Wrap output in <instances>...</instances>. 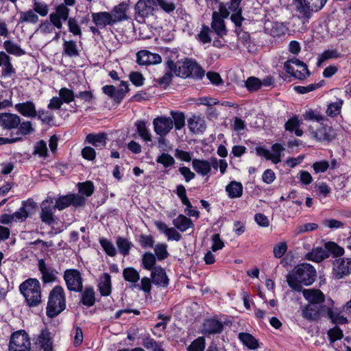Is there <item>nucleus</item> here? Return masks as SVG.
<instances>
[{"label":"nucleus","mask_w":351,"mask_h":351,"mask_svg":"<svg viewBox=\"0 0 351 351\" xmlns=\"http://www.w3.org/2000/svg\"><path fill=\"white\" fill-rule=\"evenodd\" d=\"M154 132L160 136H165L173 128V121L170 117H158L153 121Z\"/></svg>","instance_id":"2eb2a0df"},{"label":"nucleus","mask_w":351,"mask_h":351,"mask_svg":"<svg viewBox=\"0 0 351 351\" xmlns=\"http://www.w3.org/2000/svg\"><path fill=\"white\" fill-rule=\"evenodd\" d=\"M327 258L332 256L335 258H339L344 254V249L334 241H328L324 244Z\"/></svg>","instance_id":"c85d7f7f"},{"label":"nucleus","mask_w":351,"mask_h":351,"mask_svg":"<svg viewBox=\"0 0 351 351\" xmlns=\"http://www.w3.org/2000/svg\"><path fill=\"white\" fill-rule=\"evenodd\" d=\"M324 81L322 80L318 83L311 84L306 86H295L293 87L294 90L299 94H305L316 90L323 86Z\"/></svg>","instance_id":"13d9d810"},{"label":"nucleus","mask_w":351,"mask_h":351,"mask_svg":"<svg viewBox=\"0 0 351 351\" xmlns=\"http://www.w3.org/2000/svg\"><path fill=\"white\" fill-rule=\"evenodd\" d=\"M33 10L36 14H38L40 16L44 17L48 14L49 8V5L43 1L39 2L34 0Z\"/></svg>","instance_id":"052dcab7"},{"label":"nucleus","mask_w":351,"mask_h":351,"mask_svg":"<svg viewBox=\"0 0 351 351\" xmlns=\"http://www.w3.org/2000/svg\"><path fill=\"white\" fill-rule=\"evenodd\" d=\"M327 0H303L298 6V17L304 24L308 23L313 13L320 10Z\"/></svg>","instance_id":"423d86ee"},{"label":"nucleus","mask_w":351,"mask_h":351,"mask_svg":"<svg viewBox=\"0 0 351 351\" xmlns=\"http://www.w3.org/2000/svg\"><path fill=\"white\" fill-rule=\"evenodd\" d=\"M39 21L38 14L35 13L33 9L27 11H21L19 12V24L32 23L36 24Z\"/></svg>","instance_id":"e433bc0d"},{"label":"nucleus","mask_w":351,"mask_h":351,"mask_svg":"<svg viewBox=\"0 0 351 351\" xmlns=\"http://www.w3.org/2000/svg\"><path fill=\"white\" fill-rule=\"evenodd\" d=\"M180 53L176 49H167L165 56V66L166 72L161 77L155 80L156 85L166 88L172 82L173 73L180 64Z\"/></svg>","instance_id":"f03ea898"},{"label":"nucleus","mask_w":351,"mask_h":351,"mask_svg":"<svg viewBox=\"0 0 351 351\" xmlns=\"http://www.w3.org/2000/svg\"><path fill=\"white\" fill-rule=\"evenodd\" d=\"M173 223L181 232H185L189 228L194 227L192 220L182 214H180L174 219Z\"/></svg>","instance_id":"c9c22d12"},{"label":"nucleus","mask_w":351,"mask_h":351,"mask_svg":"<svg viewBox=\"0 0 351 351\" xmlns=\"http://www.w3.org/2000/svg\"><path fill=\"white\" fill-rule=\"evenodd\" d=\"M305 258L308 261L319 263L327 258V254L324 247H317L308 252L305 255Z\"/></svg>","instance_id":"2f4dec72"},{"label":"nucleus","mask_w":351,"mask_h":351,"mask_svg":"<svg viewBox=\"0 0 351 351\" xmlns=\"http://www.w3.org/2000/svg\"><path fill=\"white\" fill-rule=\"evenodd\" d=\"M123 275L125 280L132 283H136L140 279L138 272L132 267L125 268Z\"/></svg>","instance_id":"4d7b16f0"},{"label":"nucleus","mask_w":351,"mask_h":351,"mask_svg":"<svg viewBox=\"0 0 351 351\" xmlns=\"http://www.w3.org/2000/svg\"><path fill=\"white\" fill-rule=\"evenodd\" d=\"M78 191L80 194L90 197L94 192V184L91 181L79 182L77 184Z\"/></svg>","instance_id":"5fc2aeb1"},{"label":"nucleus","mask_w":351,"mask_h":351,"mask_svg":"<svg viewBox=\"0 0 351 351\" xmlns=\"http://www.w3.org/2000/svg\"><path fill=\"white\" fill-rule=\"evenodd\" d=\"M15 109L21 114L26 117H35L37 114L36 106L32 101L16 104Z\"/></svg>","instance_id":"b1692460"},{"label":"nucleus","mask_w":351,"mask_h":351,"mask_svg":"<svg viewBox=\"0 0 351 351\" xmlns=\"http://www.w3.org/2000/svg\"><path fill=\"white\" fill-rule=\"evenodd\" d=\"M314 136L319 141H330L335 138V133L331 127L328 125H322L314 133Z\"/></svg>","instance_id":"7c9ffc66"},{"label":"nucleus","mask_w":351,"mask_h":351,"mask_svg":"<svg viewBox=\"0 0 351 351\" xmlns=\"http://www.w3.org/2000/svg\"><path fill=\"white\" fill-rule=\"evenodd\" d=\"M273 152L271 154V160L274 164H278L281 162V153L285 150L284 147L278 143H276L271 146Z\"/></svg>","instance_id":"6e6d98bb"},{"label":"nucleus","mask_w":351,"mask_h":351,"mask_svg":"<svg viewBox=\"0 0 351 351\" xmlns=\"http://www.w3.org/2000/svg\"><path fill=\"white\" fill-rule=\"evenodd\" d=\"M19 289L29 306H36L41 302L40 282L36 279H28L19 286Z\"/></svg>","instance_id":"39448f33"},{"label":"nucleus","mask_w":351,"mask_h":351,"mask_svg":"<svg viewBox=\"0 0 351 351\" xmlns=\"http://www.w3.org/2000/svg\"><path fill=\"white\" fill-rule=\"evenodd\" d=\"M211 27L219 38H223L227 34L224 21L220 18L218 12H213Z\"/></svg>","instance_id":"a878e982"},{"label":"nucleus","mask_w":351,"mask_h":351,"mask_svg":"<svg viewBox=\"0 0 351 351\" xmlns=\"http://www.w3.org/2000/svg\"><path fill=\"white\" fill-rule=\"evenodd\" d=\"M31 341L28 334L23 330L13 332L10 337L9 351H29Z\"/></svg>","instance_id":"6e6552de"},{"label":"nucleus","mask_w":351,"mask_h":351,"mask_svg":"<svg viewBox=\"0 0 351 351\" xmlns=\"http://www.w3.org/2000/svg\"><path fill=\"white\" fill-rule=\"evenodd\" d=\"M239 339L248 348L255 350L258 347V341L250 334L241 332L239 334Z\"/></svg>","instance_id":"c03bdc74"},{"label":"nucleus","mask_w":351,"mask_h":351,"mask_svg":"<svg viewBox=\"0 0 351 351\" xmlns=\"http://www.w3.org/2000/svg\"><path fill=\"white\" fill-rule=\"evenodd\" d=\"M99 242L101 246L102 247L104 251L105 252V253L107 255H108L110 256H116V254H117V250L115 248L113 243H112V241H110V240H108L106 238L101 237V238H99Z\"/></svg>","instance_id":"8fccbe9b"},{"label":"nucleus","mask_w":351,"mask_h":351,"mask_svg":"<svg viewBox=\"0 0 351 351\" xmlns=\"http://www.w3.org/2000/svg\"><path fill=\"white\" fill-rule=\"evenodd\" d=\"M86 204V198L76 193L60 195L56 200L55 208L62 210L71 206L75 208L82 207Z\"/></svg>","instance_id":"1a4fd4ad"},{"label":"nucleus","mask_w":351,"mask_h":351,"mask_svg":"<svg viewBox=\"0 0 351 351\" xmlns=\"http://www.w3.org/2000/svg\"><path fill=\"white\" fill-rule=\"evenodd\" d=\"M3 47L6 51V53H8L16 56H21L25 54V51L19 45L10 40H6L3 42Z\"/></svg>","instance_id":"a19ab883"},{"label":"nucleus","mask_w":351,"mask_h":351,"mask_svg":"<svg viewBox=\"0 0 351 351\" xmlns=\"http://www.w3.org/2000/svg\"><path fill=\"white\" fill-rule=\"evenodd\" d=\"M128 9V4L125 2H121L117 5H115L112 11L114 20L117 22L121 21L128 19L126 11Z\"/></svg>","instance_id":"58836bf2"},{"label":"nucleus","mask_w":351,"mask_h":351,"mask_svg":"<svg viewBox=\"0 0 351 351\" xmlns=\"http://www.w3.org/2000/svg\"><path fill=\"white\" fill-rule=\"evenodd\" d=\"M316 276L317 271L312 265H298L295 271L287 276V281L293 290L301 291V284L310 285L315 280Z\"/></svg>","instance_id":"f257e3e1"},{"label":"nucleus","mask_w":351,"mask_h":351,"mask_svg":"<svg viewBox=\"0 0 351 351\" xmlns=\"http://www.w3.org/2000/svg\"><path fill=\"white\" fill-rule=\"evenodd\" d=\"M328 316L334 324H343L348 322V319L337 309L328 308Z\"/></svg>","instance_id":"49530a36"},{"label":"nucleus","mask_w":351,"mask_h":351,"mask_svg":"<svg viewBox=\"0 0 351 351\" xmlns=\"http://www.w3.org/2000/svg\"><path fill=\"white\" fill-rule=\"evenodd\" d=\"M226 322H222L217 318H210L204 321L202 326V333L206 335L220 334L223 330Z\"/></svg>","instance_id":"dca6fc26"},{"label":"nucleus","mask_w":351,"mask_h":351,"mask_svg":"<svg viewBox=\"0 0 351 351\" xmlns=\"http://www.w3.org/2000/svg\"><path fill=\"white\" fill-rule=\"evenodd\" d=\"M145 267L152 270V279L154 284L161 287H167L169 284V279L165 271L161 267L153 268L154 265H144Z\"/></svg>","instance_id":"a211bd4d"},{"label":"nucleus","mask_w":351,"mask_h":351,"mask_svg":"<svg viewBox=\"0 0 351 351\" xmlns=\"http://www.w3.org/2000/svg\"><path fill=\"white\" fill-rule=\"evenodd\" d=\"M137 132L139 136L145 142L152 141V135L146 126L145 121L139 120L135 123Z\"/></svg>","instance_id":"37998d69"},{"label":"nucleus","mask_w":351,"mask_h":351,"mask_svg":"<svg viewBox=\"0 0 351 351\" xmlns=\"http://www.w3.org/2000/svg\"><path fill=\"white\" fill-rule=\"evenodd\" d=\"M59 97L62 99V103L69 104L73 101L75 97L74 92L67 88H62L59 90Z\"/></svg>","instance_id":"e2e57ef3"},{"label":"nucleus","mask_w":351,"mask_h":351,"mask_svg":"<svg viewBox=\"0 0 351 351\" xmlns=\"http://www.w3.org/2000/svg\"><path fill=\"white\" fill-rule=\"evenodd\" d=\"M64 278L69 290L78 292L82 290V278L80 272L77 269H66Z\"/></svg>","instance_id":"f8f14e48"},{"label":"nucleus","mask_w":351,"mask_h":351,"mask_svg":"<svg viewBox=\"0 0 351 351\" xmlns=\"http://www.w3.org/2000/svg\"><path fill=\"white\" fill-rule=\"evenodd\" d=\"M341 57V53H339L337 50H325L323 53H322L318 58V60L317 62V66H320L322 64L327 60L330 59H337Z\"/></svg>","instance_id":"3c124183"},{"label":"nucleus","mask_w":351,"mask_h":351,"mask_svg":"<svg viewBox=\"0 0 351 351\" xmlns=\"http://www.w3.org/2000/svg\"><path fill=\"white\" fill-rule=\"evenodd\" d=\"M226 191L230 198H239L243 195V187L241 182L237 181H231L226 186Z\"/></svg>","instance_id":"473e14b6"},{"label":"nucleus","mask_w":351,"mask_h":351,"mask_svg":"<svg viewBox=\"0 0 351 351\" xmlns=\"http://www.w3.org/2000/svg\"><path fill=\"white\" fill-rule=\"evenodd\" d=\"M302 315L308 320L317 321L321 317V306L308 304L302 308Z\"/></svg>","instance_id":"5701e85b"},{"label":"nucleus","mask_w":351,"mask_h":351,"mask_svg":"<svg viewBox=\"0 0 351 351\" xmlns=\"http://www.w3.org/2000/svg\"><path fill=\"white\" fill-rule=\"evenodd\" d=\"M162 62L161 56L147 50H141L136 53V62L139 65L157 64Z\"/></svg>","instance_id":"f3484780"},{"label":"nucleus","mask_w":351,"mask_h":351,"mask_svg":"<svg viewBox=\"0 0 351 351\" xmlns=\"http://www.w3.org/2000/svg\"><path fill=\"white\" fill-rule=\"evenodd\" d=\"M92 19L95 25L99 28H104L107 25H112L116 23L112 14L108 12L93 13Z\"/></svg>","instance_id":"aec40b11"},{"label":"nucleus","mask_w":351,"mask_h":351,"mask_svg":"<svg viewBox=\"0 0 351 351\" xmlns=\"http://www.w3.org/2000/svg\"><path fill=\"white\" fill-rule=\"evenodd\" d=\"M247 89L250 92H255L261 88V81L256 77H250L245 82Z\"/></svg>","instance_id":"680f3d73"},{"label":"nucleus","mask_w":351,"mask_h":351,"mask_svg":"<svg viewBox=\"0 0 351 351\" xmlns=\"http://www.w3.org/2000/svg\"><path fill=\"white\" fill-rule=\"evenodd\" d=\"M65 308L66 298L64 289L60 286H56L49 295L47 315L49 317H54L62 312Z\"/></svg>","instance_id":"20e7f679"},{"label":"nucleus","mask_w":351,"mask_h":351,"mask_svg":"<svg viewBox=\"0 0 351 351\" xmlns=\"http://www.w3.org/2000/svg\"><path fill=\"white\" fill-rule=\"evenodd\" d=\"M44 283H49L56 279L57 271L49 267V265H38Z\"/></svg>","instance_id":"4c0bfd02"},{"label":"nucleus","mask_w":351,"mask_h":351,"mask_svg":"<svg viewBox=\"0 0 351 351\" xmlns=\"http://www.w3.org/2000/svg\"><path fill=\"white\" fill-rule=\"evenodd\" d=\"M286 72L299 80H304L311 75L306 64L296 58L288 59L284 63Z\"/></svg>","instance_id":"0eeeda50"},{"label":"nucleus","mask_w":351,"mask_h":351,"mask_svg":"<svg viewBox=\"0 0 351 351\" xmlns=\"http://www.w3.org/2000/svg\"><path fill=\"white\" fill-rule=\"evenodd\" d=\"M156 0H138L134 7L135 14L143 19L154 15L156 11Z\"/></svg>","instance_id":"ddd939ff"},{"label":"nucleus","mask_w":351,"mask_h":351,"mask_svg":"<svg viewBox=\"0 0 351 351\" xmlns=\"http://www.w3.org/2000/svg\"><path fill=\"white\" fill-rule=\"evenodd\" d=\"M69 32L72 33L74 36L82 37V33L77 21L75 18L71 17L67 21Z\"/></svg>","instance_id":"774afa93"},{"label":"nucleus","mask_w":351,"mask_h":351,"mask_svg":"<svg viewBox=\"0 0 351 351\" xmlns=\"http://www.w3.org/2000/svg\"><path fill=\"white\" fill-rule=\"evenodd\" d=\"M81 302L89 307L94 305L95 302V291L92 287H86L82 293Z\"/></svg>","instance_id":"a18cd8bd"},{"label":"nucleus","mask_w":351,"mask_h":351,"mask_svg":"<svg viewBox=\"0 0 351 351\" xmlns=\"http://www.w3.org/2000/svg\"><path fill=\"white\" fill-rule=\"evenodd\" d=\"M98 287L103 296H108L111 293V278L108 274L104 273L99 278Z\"/></svg>","instance_id":"72a5a7b5"},{"label":"nucleus","mask_w":351,"mask_h":351,"mask_svg":"<svg viewBox=\"0 0 351 351\" xmlns=\"http://www.w3.org/2000/svg\"><path fill=\"white\" fill-rule=\"evenodd\" d=\"M0 66H2L1 74L5 77H10L16 73L10 56L3 51H0Z\"/></svg>","instance_id":"4be33fe9"},{"label":"nucleus","mask_w":351,"mask_h":351,"mask_svg":"<svg viewBox=\"0 0 351 351\" xmlns=\"http://www.w3.org/2000/svg\"><path fill=\"white\" fill-rule=\"evenodd\" d=\"M192 167L195 172L202 176H206L211 171L210 162L204 159H193Z\"/></svg>","instance_id":"cd10ccee"},{"label":"nucleus","mask_w":351,"mask_h":351,"mask_svg":"<svg viewBox=\"0 0 351 351\" xmlns=\"http://www.w3.org/2000/svg\"><path fill=\"white\" fill-rule=\"evenodd\" d=\"M106 140L107 135L105 133H90L86 136L85 141L97 148L102 149L106 145Z\"/></svg>","instance_id":"bb28decb"},{"label":"nucleus","mask_w":351,"mask_h":351,"mask_svg":"<svg viewBox=\"0 0 351 351\" xmlns=\"http://www.w3.org/2000/svg\"><path fill=\"white\" fill-rule=\"evenodd\" d=\"M158 163L162 164L165 167H170L175 164L174 158L169 154L162 153L156 159Z\"/></svg>","instance_id":"69168bd1"},{"label":"nucleus","mask_w":351,"mask_h":351,"mask_svg":"<svg viewBox=\"0 0 351 351\" xmlns=\"http://www.w3.org/2000/svg\"><path fill=\"white\" fill-rule=\"evenodd\" d=\"M129 91L128 84L127 82L121 81L120 84V88L115 89V93L113 95V100L120 104L122 99L124 98L125 93Z\"/></svg>","instance_id":"864d4df0"},{"label":"nucleus","mask_w":351,"mask_h":351,"mask_svg":"<svg viewBox=\"0 0 351 351\" xmlns=\"http://www.w3.org/2000/svg\"><path fill=\"white\" fill-rule=\"evenodd\" d=\"M40 219L43 223L47 226H52L57 223L58 218L54 215L56 208L53 205V199L47 198L40 205Z\"/></svg>","instance_id":"9d476101"},{"label":"nucleus","mask_w":351,"mask_h":351,"mask_svg":"<svg viewBox=\"0 0 351 351\" xmlns=\"http://www.w3.org/2000/svg\"><path fill=\"white\" fill-rule=\"evenodd\" d=\"M172 117L173 126H175L176 130H180L185 125L184 114L179 111H173L170 112Z\"/></svg>","instance_id":"09e8293b"},{"label":"nucleus","mask_w":351,"mask_h":351,"mask_svg":"<svg viewBox=\"0 0 351 351\" xmlns=\"http://www.w3.org/2000/svg\"><path fill=\"white\" fill-rule=\"evenodd\" d=\"M206 341L204 337H199L192 341L187 348L188 351H204L205 349Z\"/></svg>","instance_id":"0e129e2a"},{"label":"nucleus","mask_w":351,"mask_h":351,"mask_svg":"<svg viewBox=\"0 0 351 351\" xmlns=\"http://www.w3.org/2000/svg\"><path fill=\"white\" fill-rule=\"evenodd\" d=\"M167 245L165 243H158L154 247V255L156 259L159 261H162L169 256L167 252Z\"/></svg>","instance_id":"bf43d9fd"},{"label":"nucleus","mask_w":351,"mask_h":351,"mask_svg":"<svg viewBox=\"0 0 351 351\" xmlns=\"http://www.w3.org/2000/svg\"><path fill=\"white\" fill-rule=\"evenodd\" d=\"M188 127L190 131L194 134L203 133L206 129L204 119L199 116H193L189 118L188 119Z\"/></svg>","instance_id":"393cba45"},{"label":"nucleus","mask_w":351,"mask_h":351,"mask_svg":"<svg viewBox=\"0 0 351 351\" xmlns=\"http://www.w3.org/2000/svg\"><path fill=\"white\" fill-rule=\"evenodd\" d=\"M70 9L63 3L56 6L55 12L49 14V20L53 25L58 29L62 27V23L68 21L69 17Z\"/></svg>","instance_id":"9b49d317"},{"label":"nucleus","mask_w":351,"mask_h":351,"mask_svg":"<svg viewBox=\"0 0 351 351\" xmlns=\"http://www.w3.org/2000/svg\"><path fill=\"white\" fill-rule=\"evenodd\" d=\"M343 100L338 99L337 101L330 103L328 105L326 113L330 117H335L340 114Z\"/></svg>","instance_id":"de8ad7c7"},{"label":"nucleus","mask_w":351,"mask_h":351,"mask_svg":"<svg viewBox=\"0 0 351 351\" xmlns=\"http://www.w3.org/2000/svg\"><path fill=\"white\" fill-rule=\"evenodd\" d=\"M117 252L123 256H128L133 247L132 243L127 238L119 236L116 239Z\"/></svg>","instance_id":"f704fd0d"},{"label":"nucleus","mask_w":351,"mask_h":351,"mask_svg":"<svg viewBox=\"0 0 351 351\" xmlns=\"http://www.w3.org/2000/svg\"><path fill=\"white\" fill-rule=\"evenodd\" d=\"M36 204L32 199H27L22 202L21 207L13 214L14 222H23L34 212Z\"/></svg>","instance_id":"4468645a"},{"label":"nucleus","mask_w":351,"mask_h":351,"mask_svg":"<svg viewBox=\"0 0 351 351\" xmlns=\"http://www.w3.org/2000/svg\"><path fill=\"white\" fill-rule=\"evenodd\" d=\"M181 78H192L194 80H202L205 75V71L195 59L184 58L181 59L180 64L173 73Z\"/></svg>","instance_id":"7ed1b4c3"},{"label":"nucleus","mask_w":351,"mask_h":351,"mask_svg":"<svg viewBox=\"0 0 351 351\" xmlns=\"http://www.w3.org/2000/svg\"><path fill=\"white\" fill-rule=\"evenodd\" d=\"M142 345L145 348L152 350V351H165L162 348L161 344L149 336L143 338Z\"/></svg>","instance_id":"603ef678"},{"label":"nucleus","mask_w":351,"mask_h":351,"mask_svg":"<svg viewBox=\"0 0 351 351\" xmlns=\"http://www.w3.org/2000/svg\"><path fill=\"white\" fill-rule=\"evenodd\" d=\"M21 118L16 114L4 112L0 113V125L5 130L15 129L19 127Z\"/></svg>","instance_id":"6ab92c4d"},{"label":"nucleus","mask_w":351,"mask_h":351,"mask_svg":"<svg viewBox=\"0 0 351 351\" xmlns=\"http://www.w3.org/2000/svg\"><path fill=\"white\" fill-rule=\"evenodd\" d=\"M302 293L308 304L322 306L325 301V295L319 289H304Z\"/></svg>","instance_id":"412c9836"},{"label":"nucleus","mask_w":351,"mask_h":351,"mask_svg":"<svg viewBox=\"0 0 351 351\" xmlns=\"http://www.w3.org/2000/svg\"><path fill=\"white\" fill-rule=\"evenodd\" d=\"M37 341L44 351H53L52 337L47 329L41 330Z\"/></svg>","instance_id":"c756f323"},{"label":"nucleus","mask_w":351,"mask_h":351,"mask_svg":"<svg viewBox=\"0 0 351 351\" xmlns=\"http://www.w3.org/2000/svg\"><path fill=\"white\" fill-rule=\"evenodd\" d=\"M17 128L18 131L16 132V134H21L23 136L30 134L34 131L31 121H29L20 123Z\"/></svg>","instance_id":"338daca9"},{"label":"nucleus","mask_w":351,"mask_h":351,"mask_svg":"<svg viewBox=\"0 0 351 351\" xmlns=\"http://www.w3.org/2000/svg\"><path fill=\"white\" fill-rule=\"evenodd\" d=\"M351 273V265H333L332 275L336 279H341Z\"/></svg>","instance_id":"79ce46f5"},{"label":"nucleus","mask_w":351,"mask_h":351,"mask_svg":"<svg viewBox=\"0 0 351 351\" xmlns=\"http://www.w3.org/2000/svg\"><path fill=\"white\" fill-rule=\"evenodd\" d=\"M63 55L68 57H77L80 56V52L77 49L76 42L74 40H64L63 43Z\"/></svg>","instance_id":"ea45409f"}]
</instances>
